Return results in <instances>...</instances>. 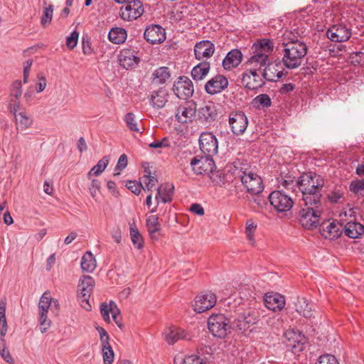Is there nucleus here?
Instances as JSON below:
<instances>
[{
	"label": "nucleus",
	"mask_w": 364,
	"mask_h": 364,
	"mask_svg": "<svg viewBox=\"0 0 364 364\" xmlns=\"http://www.w3.org/2000/svg\"><path fill=\"white\" fill-rule=\"evenodd\" d=\"M100 313L103 319L107 322L110 321L109 314H112V318L115 323L119 328L122 329L123 323L122 322L120 311L115 302L109 301V303H102L100 306Z\"/></svg>",
	"instance_id": "f3484780"
},
{
	"label": "nucleus",
	"mask_w": 364,
	"mask_h": 364,
	"mask_svg": "<svg viewBox=\"0 0 364 364\" xmlns=\"http://www.w3.org/2000/svg\"><path fill=\"white\" fill-rule=\"evenodd\" d=\"M145 174L141 178V184L144 183V186H142L144 190L147 189L151 191L152 188L156 186L157 179L156 177L151 176V171L149 169L144 170Z\"/></svg>",
	"instance_id": "a18cd8bd"
},
{
	"label": "nucleus",
	"mask_w": 364,
	"mask_h": 364,
	"mask_svg": "<svg viewBox=\"0 0 364 364\" xmlns=\"http://www.w3.org/2000/svg\"><path fill=\"white\" fill-rule=\"evenodd\" d=\"M199 146L205 155L213 156L218 151V139L212 132H203L199 137Z\"/></svg>",
	"instance_id": "f8f14e48"
},
{
	"label": "nucleus",
	"mask_w": 364,
	"mask_h": 364,
	"mask_svg": "<svg viewBox=\"0 0 364 364\" xmlns=\"http://www.w3.org/2000/svg\"><path fill=\"white\" fill-rule=\"evenodd\" d=\"M37 78H38V82L37 83L36 91H37V92H41L46 87L47 80H46L45 75L42 73L38 74Z\"/></svg>",
	"instance_id": "0e129e2a"
},
{
	"label": "nucleus",
	"mask_w": 364,
	"mask_h": 364,
	"mask_svg": "<svg viewBox=\"0 0 364 364\" xmlns=\"http://www.w3.org/2000/svg\"><path fill=\"white\" fill-rule=\"evenodd\" d=\"M329 40L333 42H346L351 36V30L343 23L333 24L326 31Z\"/></svg>",
	"instance_id": "4468645a"
},
{
	"label": "nucleus",
	"mask_w": 364,
	"mask_h": 364,
	"mask_svg": "<svg viewBox=\"0 0 364 364\" xmlns=\"http://www.w3.org/2000/svg\"><path fill=\"white\" fill-rule=\"evenodd\" d=\"M268 198L270 204L277 212H287L294 205V201L291 198L281 191L272 192Z\"/></svg>",
	"instance_id": "9d476101"
},
{
	"label": "nucleus",
	"mask_w": 364,
	"mask_h": 364,
	"mask_svg": "<svg viewBox=\"0 0 364 364\" xmlns=\"http://www.w3.org/2000/svg\"><path fill=\"white\" fill-rule=\"evenodd\" d=\"M170 77L169 70L167 67H160L152 73V81L156 84L164 83Z\"/></svg>",
	"instance_id": "ea45409f"
},
{
	"label": "nucleus",
	"mask_w": 364,
	"mask_h": 364,
	"mask_svg": "<svg viewBox=\"0 0 364 364\" xmlns=\"http://www.w3.org/2000/svg\"><path fill=\"white\" fill-rule=\"evenodd\" d=\"M167 101L168 92L163 87L153 91L150 95V104L154 108L161 109L164 107Z\"/></svg>",
	"instance_id": "2f4dec72"
},
{
	"label": "nucleus",
	"mask_w": 364,
	"mask_h": 364,
	"mask_svg": "<svg viewBox=\"0 0 364 364\" xmlns=\"http://www.w3.org/2000/svg\"><path fill=\"white\" fill-rule=\"evenodd\" d=\"M7 328L6 315L0 316V342H4V336L6 334Z\"/></svg>",
	"instance_id": "680f3d73"
},
{
	"label": "nucleus",
	"mask_w": 364,
	"mask_h": 364,
	"mask_svg": "<svg viewBox=\"0 0 364 364\" xmlns=\"http://www.w3.org/2000/svg\"><path fill=\"white\" fill-rule=\"evenodd\" d=\"M214 52L215 45L210 41H201L194 46L195 58L198 60L210 58Z\"/></svg>",
	"instance_id": "393cba45"
},
{
	"label": "nucleus",
	"mask_w": 364,
	"mask_h": 364,
	"mask_svg": "<svg viewBox=\"0 0 364 364\" xmlns=\"http://www.w3.org/2000/svg\"><path fill=\"white\" fill-rule=\"evenodd\" d=\"M349 188L352 193L356 195L364 196V180L357 179L352 181Z\"/></svg>",
	"instance_id": "3c124183"
},
{
	"label": "nucleus",
	"mask_w": 364,
	"mask_h": 364,
	"mask_svg": "<svg viewBox=\"0 0 364 364\" xmlns=\"http://www.w3.org/2000/svg\"><path fill=\"white\" fill-rule=\"evenodd\" d=\"M254 102L256 104H259L263 107H269L272 105V101L269 96L267 94H261L257 95L255 99Z\"/></svg>",
	"instance_id": "5fc2aeb1"
},
{
	"label": "nucleus",
	"mask_w": 364,
	"mask_h": 364,
	"mask_svg": "<svg viewBox=\"0 0 364 364\" xmlns=\"http://www.w3.org/2000/svg\"><path fill=\"white\" fill-rule=\"evenodd\" d=\"M316 364H339L334 355L326 354L321 355Z\"/></svg>",
	"instance_id": "4d7b16f0"
},
{
	"label": "nucleus",
	"mask_w": 364,
	"mask_h": 364,
	"mask_svg": "<svg viewBox=\"0 0 364 364\" xmlns=\"http://www.w3.org/2000/svg\"><path fill=\"white\" fill-rule=\"evenodd\" d=\"M144 36L151 44L160 43L166 39L165 30L159 25H151L146 28Z\"/></svg>",
	"instance_id": "a878e982"
},
{
	"label": "nucleus",
	"mask_w": 364,
	"mask_h": 364,
	"mask_svg": "<svg viewBox=\"0 0 364 364\" xmlns=\"http://www.w3.org/2000/svg\"><path fill=\"white\" fill-rule=\"evenodd\" d=\"M127 188L130 190L133 193L136 195H139L141 192V189L142 188L141 182L139 183L136 181H129L126 184Z\"/></svg>",
	"instance_id": "e2e57ef3"
},
{
	"label": "nucleus",
	"mask_w": 364,
	"mask_h": 364,
	"mask_svg": "<svg viewBox=\"0 0 364 364\" xmlns=\"http://www.w3.org/2000/svg\"><path fill=\"white\" fill-rule=\"evenodd\" d=\"M191 166L193 171L197 175H203L206 173H212L210 178L217 183L220 182L224 183L220 179L221 176L219 171L213 172L215 167L213 156L205 155L203 156H196L191 161Z\"/></svg>",
	"instance_id": "20e7f679"
},
{
	"label": "nucleus",
	"mask_w": 364,
	"mask_h": 364,
	"mask_svg": "<svg viewBox=\"0 0 364 364\" xmlns=\"http://www.w3.org/2000/svg\"><path fill=\"white\" fill-rule=\"evenodd\" d=\"M208 328L213 336L224 338L230 333L232 326L230 319L224 314H212L208 319Z\"/></svg>",
	"instance_id": "39448f33"
},
{
	"label": "nucleus",
	"mask_w": 364,
	"mask_h": 364,
	"mask_svg": "<svg viewBox=\"0 0 364 364\" xmlns=\"http://www.w3.org/2000/svg\"><path fill=\"white\" fill-rule=\"evenodd\" d=\"M144 12L143 4L139 0H132L121 7L119 16L124 21H132L139 18Z\"/></svg>",
	"instance_id": "1a4fd4ad"
},
{
	"label": "nucleus",
	"mask_w": 364,
	"mask_h": 364,
	"mask_svg": "<svg viewBox=\"0 0 364 364\" xmlns=\"http://www.w3.org/2000/svg\"><path fill=\"white\" fill-rule=\"evenodd\" d=\"M80 266L82 272H92L96 267L97 262L95 256L91 252H87L81 259Z\"/></svg>",
	"instance_id": "4c0bfd02"
},
{
	"label": "nucleus",
	"mask_w": 364,
	"mask_h": 364,
	"mask_svg": "<svg viewBox=\"0 0 364 364\" xmlns=\"http://www.w3.org/2000/svg\"><path fill=\"white\" fill-rule=\"evenodd\" d=\"M109 161L108 156H105L101 159L97 164L94 166L90 171L87 173V178L91 179L92 176H100L107 168Z\"/></svg>",
	"instance_id": "a19ab883"
},
{
	"label": "nucleus",
	"mask_w": 364,
	"mask_h": 364,
	"mask_svg": "<svg viewBox=\"0 0 364 364\" xmlns=\"http://www.w3.org/2000/svg\"><path fill=\"white\" fill-rule=\"evenodd\" d=\"M183 364H205V363L203 358L196 355H191L183 359Z\"/></svg>",
	"instance_id": "052dcab7"
},
{
	"label": "nucleus",
	"mask_w": 364,
	"mask_h": 364,
	"mask_svg": "<svg viewBox=\"0 0 364 364\" xmlns=\"http://www.w3.org/2000/svg\"><path fill=\"white\" fill-rule=\"evenodd\" d=\"M285 338L289 341V345L296 347V343H304L306 338L304 334L299 330L289 329L284 333Z\"/></svg>",
	"instance_id": "58836bf2"
},
{
	"label": "nucleus",
	"mask_w": 364,
	"mask_h": 364,
	"mask_svg": "<svg viewBox=\"0 0 364 364\" xmlns=\"http://www.w3.org/2000/svg\"><path fill=\"white\" fill-rule=\"evenodd\" d=\"M170 146L169 140L168 138L164 137L161 140L156 141L149 144L151 148L159 149L164 147H168Z\"/></svg>",
	"instance_id": "69168bd1"
},
{
	"label": "nucleus",
	"mask_w": 364,
	"mask_h": 364,
	"mask_svg": "<svg viewBox=\"0 0 364 364\" xmlns=\"http://www.w3.org/2000/svg\"><path fill=\"white\" fill-rule=\"evenodd\" d=\"M320 232L326 239L335 240L342 235L343 228V225L337 221L326 222L321 224Z\"/></svg>",
	"instance_id": "5701e85b"
},
{
	"label": "nucleus",
	"mask_w": 364,
	"mask_h": 364,
	"mask_svg": "<svg viewBox=\"0 0 364 364\" xmlns=\"http://www.w3.org/2000/svg\"><path fill=\"white\" fill-rule=\"evenodd\" d=\"M282 62L289 69L299 67L307 53V46L304 42L283 43Z\"/></svg>",
	"instance_id": "f03ea898"
},
{
	"label": "nucleus",
	"mask_w": 364,
	"mask_h": 364,
	"mask_svg": "<svg viewBox=\"0 0 364 364\" xmlns=\"http://www.w3.org/2000/svg\"><path fill=\"white\" fill-rule=\"evenodd\" d=\"M102 345V353L104 364H112L114 361V351L109 344V336L107 332L102 327L97 328Z\"/></svg>",
	"instance_id": "412c9836"
},
{
	"label": "nucleus",
	"mask_w": 364,
	"mask_h": 364,
	"mask_svg": "<svg viewBox=\"0 0 364 364\" xmlns=\"http://www.w3.org/2000/svg\"><path fill=\"white\" fill-rule=\"evenodd\" d=\"M119 65L127 70L136 68L140 62L137 53L132 49H122L119 55Z\"/></svg>",
	"instance_id": "6ab92c4d"
},
{
	"label": "nucleus",
	"mask_w": 364,
	"mask_h": 364,
	"mask_svg": "<svg viewBox=\"0 0 364 364\" xmlns=\"http://www.w3.org/2000/svg\"><path fill=\"white\" fill-rule=\"evenodd\" d=\"M217 115L216 105L212 102H208L198 110L199 119L203 122H212L215 120Z\"/></svg>",
	"instance_id": "c756f323"
},
{
	"label": "nucleus",
	"mask_w": 364,
	"mask_h": 364,
	"mask_svg": "<svg viewBox=\"0 0 364 364\" xmlns=\"http://www.w3.org/2000/svg\"><path fill=\"white\" fill-rule=\"evenodd\" d=\"M343 228L345 235L350 238H358L364 233V226L358 222L350 221Z\"/></svg>",
	"instance_id": "f704fd0d"
},
{
	"label": "nucleus",
	"mask_w": 364,
	"mask_h": 364,
	"mask_svg": "<svg viewBox=\"0 0 364 364\" xmlns=\"http://www.w3.org/2000/svg\"><path fill=\"white\" fill-rule=\"evenodd\" d=\"M0 355L8 363H13L14 358H12L9 350L6 347V341L0 342Z\"/></svg>",
	"instance_id": "864d4df0"
},
{
	"label": "nucleus",
	"mask_w": 364,
	"mask_h": 364,
	"mask_svg": "<svg viewBox=\"0 0 364 364\" xmlns=\"http://www.w3.org/2000/svg\"><path fill=\"white\" fill-rule=\"evenodd\" d=\"M242 54L240 50L233 49L228 53L223 61L225 70H230L237 68L242 62Z\"/></svg>",
	"instance_id": "7c9ffc66"
},
{
	"label": "nucleus",
	"mask_w": 364,
	"mask_h": 364,
	"mask_svg": "<svg viewBox=\"0 0 364 364\" xmlns=\"http://www.w3.org/2000/svg\"><path fill=\"white\" fill-rule=\"evenodd\" d=\"M173 186L163 187L162 186H159L157 189V194L156 196V200L157 203H159L161 200L163 203H167L171 200V193H172Z\"/></svg>",
	"instance_id": "c03bdc74"
},
{
	"label": "nucleus",
	"mask_w": 364,
	"mask_h": 364,
	"mask_svg": "<svg viewBox=\"0 0 364 364\" xmlns=\"http://www.w3.org/2000/svg\"><path fill=\"white\" fill-rule=\"evenodd\" d=\"M319 205H307L300 210L299 223L304 228L311 229L317 226L321 213Z\"/></svg>",
	"instance_id": "0eeeda50"
},
{
	"label": "nucleus",
	"mask_w": 364,
	"mask_h": 364,
	"mask_svg": "<svg viewBox=\"0 0 364 364\" xmlns=\"http://www.w3.org/2000/svg\"><path fill=\"white\" fill-rule=\"evenodd\" d=\"M95 284V280L91 276L82 275L78 283V297L90 298Z\"/></svg>",
	"instance_id": "cd10ccee"
},
{
	"label": "nucleus",
	"mask_w": 364,
	"mask_h": 364,
	"mask_svg": "<svg viewBox=\"0 0 364 364\" xmlns=\"http://www.w3.org/2000/svg\"><path fill=\"white\" fill-rule=\"evenodd\" d=\"M53 6L50 4L45 7L43 11L41 23L43 27H46L50 24L53 18Z\"/></svg>",
	"instance_id": "8fccbe9b"
},
{
	"label": "nucleus",
	"mask_w": 364,
	"mask_h": 364,
	"mask_svg": "<svg viewBox=\"0 0 364 364\" xmlns=\"http://www.w3.org/2000/svg\"><path fill=\"white\" fill-rule=\"evenodd\" d=\"M196 110L197 106L195 102L185 101L176 109V119L181 124L191 122L196 117Z\"/></svg>",
	"instance_id": "6e6552de"
},
{
	"label": "nucleus",
	"mask_w": 364,
	"mask_h": 364,
	"mask_svg": "<svg viewBox=\"0 0 364 364\" xmlns=\"http://www.w3.org/2000/svg\"><path fill=\"white\" fill-rule=\"evenodd\" d=\"M228 86L227 77L222 75H216L210 79L205 85V90L209 95H215L221 92Z\"/></svg>",
	"instance_id": "4be33fe9"
},
{
	"label": "nucleus",
	"mask_w": 364,
	"mask_h": 364,
	"mask_svg": "<svg viewBox=\"0 0 364 364\" xmlns=\"http://www.w3.org/2000/svg\"><path fill=\"white\" fill-rule=\"evenodd\" d=\"M173 91L179 99L186 100L193 94V82L188 77L181 76L174 82Z\"/></svg>",
	"instance_id": "ddd939ff"
},
{
	"label": "nucleus",
	"mask_w": 364,
	"mask_h": 364,
	"mask_svg": "<svg viewBox=\"0 0 364 364\" xmlns=\"http://www.w3.org/2000/svg\"><path fill=\"white\" fill-rule=\"evenodd\" d=\"M350 63L353 65H364V53L355 52L350 55Z\"/></svg>",
	"instance_id": "bf43d9fd"
},
{
	"label": "nucleus",
	"mask_w": 364,
	"mask_h": 364,
	"mask_svg": "<svg viewBox=\"0 0 364 364\" xmlns=\"http://www.w3.org/2000/svg\"><path fill=\"white\" fill-rule=\"evenodd\" d=\"M216 301V296L213 293H200L196 296L193 309L197 313H203L213 308Z\"/></svg>",
	"instance_id": "dca6fc26"
},
{
	"label": "nucleus",
	"mask_w": 364,
	"mask_h": 364,
	"mask_svg": "<svg viewBox=\"0 0 364 364\" xmlns=\"http://www.w3.org/2000/svg\"><path fill=\"white\" fill-rule=\"evenodd\" d=\"M343 192L340 191H336L329 193L328 196V198L331 203H336L341 200V198H343Z\"/></svg>",
	"instance_id": "774afa93"
},
{
	"label": "nucleus",
	"mask_w": 364,
	"mask_h": 364,
	"mask_svg": "<svg viewBox=\"0 0 364 364\" xmlns=\"http://www.w3.org/2000/svg\"><path fill=\"white\" fill-rule=\"evenodd\" d=\"M101 188V182L97 179H92L91 180V184L89 187V191L95 200H96V197L97 195V193L100 192Z\"/></svg>",
	"instance_id": "6e6d98bb"
},
{
	"label": "nucleus",
	"mask_w": 364,
	"mask_h": 364,
	"mask_svg": "<svg viewBox=\"0 0 364 364\" xmlns=\"http://www.w3.org/2000/svg\"><path fill=\"white\" fill-rule=\"evenodd\" d=\"M239 177L247 191L253 195H258L264 189V185L261 177L252 171H240Z\"/></svg>",
	"instance_id": "423d86ee"
},
{
	"label": "nucleus",
	"mask_w": 364,
	"mask_h": 364,
	"mask_svg": "<svg viewBox=\"0 0 364 364\" xmlns=\"http://www.w3.org/2000/svg\"><path fill=\"white\" fill-rule=\"evenodd\" d=\"M296 187L301 193V206L321 204V190L324 185L323 178L316 173L302 174L296 181Z\"/></svg>",
	"instance_id": "f257e3e1"
},
{
	"label": "nucleus",
	"mask_w": 364,
	"mask_h": 364,
	"mask_svg": "<svg viewBox=\"0 0 364 364\" xmlns=\"http://www.w3.org/2000/svg\"><path fill=\"white\" fill-rule=\"evenodd\" d=\"M146 226L151 240H158L159 232L161 230L159 218L154 215H149L146 220Z\"/></svg>",
	"instance_id": "c9c22d12"
},
{
	"label": "nucleus",
	"mask_w": 364,
	"mask_h": 364,
	"mask_svg": "<svg viewBox=\"0 0 364 364\" xmlns=\"http://www.w3.org/2000/svg\"><path fill=\"white\" fill-rule=\"evenodd\" d=\"M130 237L135 248L141 250L144 247L143 237L140 234L135 224L131 225L129 228Z\"/></svg>",
	"instance_id": "79ce46f5"
},
{
	"label": "nucleus",
	"mask_w": 364,
	"mask_h": 364,
	"mask_svg": "<svg viewBox=\"0 0 364 364\" xmlns=\"http://www.w3.org/2000/svg\"><path fill=\"white\" fill-rule=\"evenodd\" d=\"M257 229V224L252 220H248L245 225V234L247 239L252 245H255V232Z\"/></svg>",
	"instance_id": "49530a36"
},
{
	"label": "nucleus",
	"mask_w": 364,
	"mask_h": 364,
	"mask_svg": "<svg viewBox=\"0 0 364 364\" xmlns=\"http://www.w3.org/2000/svg\"><path fill=\"white\" fill-rule=\"evenodd\" d=\"M10 111L14 115L17 129L24 131L32 126L33 120L26 112H14V109H10Z\"/></svg>",
	"instance_id": "473e14b6"
},
{
	"label": "nucleus",
	"mask_w": 364,
	"mask_h": 364,
	"mask_svg": "<svg viewBox=\"0 0 364 364\" xmlns=\"http://www.w3.org/2000/svg\"><path fill=\"white\" fill-rule=\"evenodd\" d=\"M303 33L304 32L301 30L296 28H294V30L286 31L283 34V43L301 42L298 38L303 34Z\"/></svg>",
	"instance_id": "de8ad7c7"
},
{
	"label": "nucleus",
	"mask_w": 364,
	"mask_h": 364,
	"mask_svg": "<svg viewBox=\"0 0 364 364\" xmlns=\"http://www.w3.org/2000/svg\"><path fill=\"white\" fill-rule=\"evenodd\" d=\"M264 67L262 75L264 81L276 82L285 75L280 63H271L269 60Z\"/></svg>",
	"instance_id": "aec40b11"
},
{
	"label": "nucleus",
	"mask_w": 364,
	"mask_h": 364,
	"mask_svg": "<svg viewBox=\"0 0 364 364\" xmlns=\"http://www.w3.org/2000/svg\"><path fill=\"white\" fill-rule=\"evenodd\" d=\"M274 43L267 38L261 39L255 43L252 47V55L248 62L250 65L261 69L269 60V55L274 50Z\"/></svg>",
	"instance_id": "7ed1b4c3"
},
{
	"label": "nucleus",
	"mask_w": 364,
	"mask_h": 364,
	"mask_svg": "<svg viewBox=\"0 0 364 364\" xmlns=\"http://www.w3.org/2000/svg\"><path fill=\"white\" fill-rule=\"evenodd\" d=\"M296 183V181H294L290 176H289L281 181V185L287 189H292L293 191H295V188H297Z\"/></svg>",
	"instance_id": "338daca9"
},
{
	"label": "nucleus",
	"mask_w": 364,
	"mask_h": 364,
	"mask_svg": "<svg viewBox=\"0 0 364 364\" xmlns=\"http://www.w3.org/2000/svg\"><path fill=\"white\" fill-rule=\"evenodd\" d=\"M296 311L306 318L312 316L311 307L305 298H299L296 303Z\"/></svg>",
	"instance_id": "37998d69"
},
{
	"label": "nucleus",
	"mask_w": 364,
	"mask_h": 364,
	"mask_svg": "<svg viewBox=\"0 0 364 364\" xmlns=\"http://www.w3.org/2000/svg\"><path fill=\"white\" fill-rule=\"evenodd\" d=\"M78 37L79 33L76 31H73L66 38V46L70 49H73L77 46Z\"/></svg>",
	"instance_id": "13d9d810"
},
{
	"label": "nucleus",
	"mask_w": 364,
	"mask_h": 364,
	"mask_svg": "<svg viewBox=\"0 0 364 364\" xmlns=\"http://www.w3.org/2000/svg\"><path fill=\"white\" fill-rule=\"evenodd\" d=\"M242 83L249 90H256L262 87L265 81L262 73H257V69H250L242 74Z\"/></svg>",
	"instance_id": "2eb2a0df"
},
{
	"label": "nucleus",
	"mask_w": 364,
	"mask_h": 364,
	"mask_svg": "<svg viewBox=\"0 0 364 364\" xmlns=\"http://www.w3.org/2000/svg\"><path fill=\"white\" fill-rule=\"evenodd\" d=\"M22 95V82L20 80L13 82L10 87L8 107L18 111L21 106L20 98Z\"/></svg>",
	"instance_id": "b1692460"
},
{
	"label": "nucleus",
	"mask_w": 364,
	"mask_h": 364,
	"mask_svg": "<svg viewBox=\"0 0 364 364\" xmlns=\"http://www.w3.org/2000/svg\"><path fill=\"white\" fill-rule=\"evenodd\" d=\"M265 306L273 311H281L285 305L284 296L278 293L266 294L264 297Z\"/></svg>",
	"instance_id": "bb28decb"
},
{
	"label": "nucleus",
	"mask_w": 364,
	"mask_h": 364,
	"mask_svg": "<svg viewBox=\"0 0 364 364\" xmlns=\"http://www.w3.org/2000/svg\"><path fill=\"white\" fill-rule=\"evenodd\" d=\"M127 38V31L121 27H114L110 29L108 33L109 41L114 44H122Z\"/></svg>",
	"instance_id": "e433bc0d"
},
{
	"label": "nucleus",
	"mask_w": 364,
	"mask_h": 364,
	"mask_svg": "<svg viewBox=\"0 0 364 364\" xmlns=\"http://www.w3.org/2000/svg\"><path fill=\"white\" fill-rule=\"evenodd\" d=\"M124 122L127 127L132 132H139L140 129L138 127V122L136 116L132 112H129L124 116Z\"/></svg>",
	"instance_id": "09e8293b"
},
{
	"label": "nucleus",
	"mask_w": 364,
	"mask_h": 364,
	"mask_svg": "<svg viewBox=\"0 0 364 364\" xmlns=\"http://www.w3.org/2000/svg\"><path fill=\"white\" fill-rule=\"evenodd\" d=\"M52 305V298L50 292L46 291L41 297L38 303L40 329L45 333L50 327V321L47 319L48 309Z\"/></svg>",
	"instance_id": "9b49d317"
},
{
	"label": "nucleus",
	"mask_w": 364,
	"mask_h": 364,
	"mask_svg": "<svg viewBox=\"0 0 364 364\" xmlns=\"http://www.w3.org/2000/svg\"><path fill=\"white\" fill-rule=\"evenodd\" d=\"M210 69V63L207 60L202 61L193 68L191 76L195 81H200L208 75Z\"/></svg>",
	"instance_id": "72a5a7b5"
},
{
	"label": "nucleus",
	"mask_w": 364,
	"mask_h": 364,
	"mask_svg": "<svg viewBox=\"0 0 364 364\" xmlns=\"http://www.w3.org/2000/svg\"><path fill=\"white\" fill-rule=\"evenodd\" d=\"M229 124L232 132L240 135L245 132L248 125L246 115L242 112H233L229 115Z\"/></svg>",
	"instance_id": "a211bd4d"
},
{
	"label": "nucleus",
	"mask_w": 364,
	"mask_h": 364,
	"mask_svg": "<svg viewBox=\"0 0 364 364\" xmlns=\"http://www.w3.org/2000/svg\"><path fill=\"white\" fill-rule=\"evenodd\" d=\"M164 338L169 345L175 343L180 339H190L183 329L175 326L167 328L164 332Z\"/></svg>",
	"instance_id": "c85d7f7f"
},
{
	"label": "nucleus",
	"mask_w": 364,
	"mask_h": 364,
	"mask_svg": "<svg viewBox=\"0 0 364 364\" xmlns=\"http://www.w3.org/2000/svg\"><path fill=\"white\" fill-rule=\"evenodd\" d=\"M128 164V158L127 156L124 154H122L117 161V164L114 168V176H117L120 174V172L124 169Z\"/></svg>",
	"instance_id": "603ef678"
}]
</instances>
